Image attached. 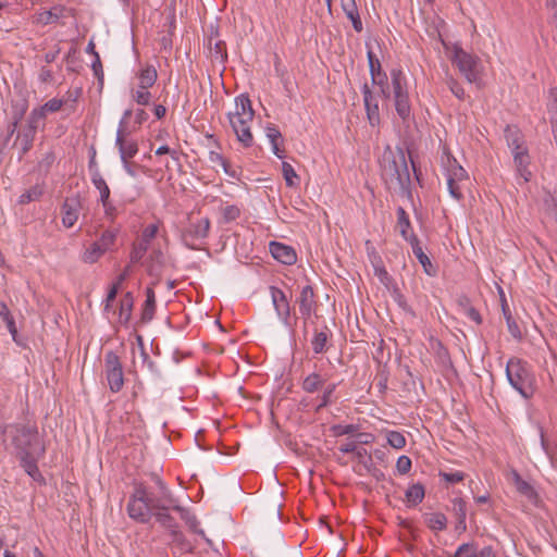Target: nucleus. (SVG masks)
Segmentation results:
<instances>
[{
    "label": "nucleus",
    "mask_w": 557,
    "mask_h": 557,
    "mask_svg": "<svg viewBox=\"0 0 557 557\" xmlns=\"http://www.w3.org/2000/svg\"><path fill=\"white\" fill-rule=\"evenodd\" d=\"M382 177L391 190H398L401 195L411 197L410 173L403 147L392 150L387 146L383 153Z\"/></svg>",
    "instance_id": "f257e3e1"
},
{
    "label": "nucleus",
    "mask_w": 557,
    "mask_h": 557,
    "mask_svg": "<svg viewBox=\"0 0 557 557\" xmlns=\"http://www.w3.org/2000/svg\"><path fill=\"white\" fill-rule=\"evenodd\" d=\"M16 456H44L46 446L36 425L16 424L10 429Z\"/></svg>",
    "instance_id": "f03ea898"
},
{
    "label": "nucleus",
    "mask_w": 557,
    "mask_h": 557,
    "mask_svg": "<svg viewBox=\"0 0 557 557\" xmlns=\"http://www.w3.org/2000/svg\"><path fill=\"white\" fill-rule=\"evenodd\" d=\"M506 376L523 398L533 396L535 379L527 361L517 357L510 358L506 364Z\"/></svg>",
    "instance_id": "7ed1b4c3"
},
{
    "label": "nucleus",
    "mask_w": 557,
    "mask_h": 557,
    "mask_svg": "<svg viewBox=\"0 0 557 557\" xmlns=\"http://www.w3.org/2000/svg\"><path fill=\"white\" fill-rule=\"evenodd\" d=\"M126 509L133 520L139 523H148L156 510H170V505L163 502L150 503L148 500L129 499Z\"/></svg>",
    "instance_id": "20e7f679"
},
{
    "label": "nucleus",
    "mask_w": 557,
    "mask_h": 557,
    "mask_svg": "<svg viewBox=\"0 0 557 557\" xmlns=\"http://www.w3.org/2000/svg\"><path fill=\"white\" fill-rule=\"evenodd\" d=\"M453 62L470 83L479 79L481 60L476 55L466 52L463 49L456 47L454 51Z\"/></svg>",
    "instance_id": "39448f33"
},
{
    "label": "nucleus",
    "mask_w": 557,
    "mask_h": 557,
    "mask_svg": "<svg viewBox=\"0 0 557 557\" xmlns=\"http://www.w3.org/2000/svg\"><path fill=\"white\" fill-rule=\"evenodd\" d=\"M104 371L110 391L120 392L124 385L123 366L119 356L112 350L104 356Z\"/></svg>",
    "instance_id": "423d86ee"
},
{
    "label": "nucleus",
    "mask_w": 557,
    "mask_h": 557,
    "mask_svg": "<svg viewBox=\"0 0 557 557\" xmlns=\"http://www.w3.org/2000/svg\"><path fill=\"white\" fill-rule=\"evenodd\" d=\"M41 121V112L38 111L29 113L26 120V124L22 127L21 132L17 135V139L21 140L20 159L32 149L37 129Z\"/></svg>",
    "instance_id": "0eeeda50"
},
{
    "label": "nucleus",
    "mask_w": 557,
    "mask_h": 557,
    "mask_svg": "<svg viewBox=\"0 0 557 557\" xmlns=\"http://www.w3.org/2000/svg\"><path fill=\"white\" fill-rule=\"evenodd\" d=\"M270 290L277 315L285 325L290 326V306L285 293L275 286H271Z\"/></svg>",
    "instance_id": "6e6552de"
},
{
    "label": "nucleus",
    "mask_w": 557,
    "mask_h": 557,
    "mask_svg": "<svg viewBox=\"0 0 557 557\" xmlns=\"http://www.w3.org/2000/svg\"><path fill=\"white\" fill-rule=\"evenodd\" d=\"M363 102L368 122L371 126H377L381 122L379 103L368 84L362 86Z\"/></svg>",
    "instance_id": "1a4fd4ad"
},
{
    "label": "nucleus",
    "mask_w": 557,
    "mask_h": 557,
    "mask_svg": "<svg viewBox=\"0 0 557 557\" xmlns=\"http://www.w3.org/2000/svg\"><path fill=\"white\" fill-rule=\"evenodd\" d=\"M82 208L81 200L78 196L67 197L61 208L62 215V224L70 228L72 227L78 219V213Z\"/></svg>",
    "instance_id": "9d476101"
},
{
    "label": "nucleus",
    "mask_w": 557,
    "mask_h": 557,
    "mask_svg": "<svg viewBox=\"0 0 557 557\" xmlns=\"http://www.w3.org/2000/svg\"><path fill=\"white\" fill-rule=\"evenodd\" d=\"M314 290L311 285H306L302 287L299 297L297 298V304L299 306V312L301 317L308 320L317 309V301L314 299Z\"/></svg>",
    "instance_id": "9b49d317"
},
{
    "label": "nucleus",
    "mask_w": 557,
    "mask_h": 557,
    "mask_svg": "<svg viewBox=\"0 0 557 557\" xmlns=\"http://www.w3.org/2000/svg\"><path fill=\"white\" fill-rule=\"evenodd\" d=\"M270 252L278 262L292 265L297 261V255L292 246L278 242L270 243Z\"/></svg>",
    "instance_id": "f8f14e48"
},
{
    "label": "nucleus",
    "mask_w": 557,
    "mask_h": 557,
    "mask_svg": "<svg viewBox=\"0 0 557 557\" xmlns=\"http://www.w3.org/2000/svg\"><path fill=\"white\" fill-rule=\"evenodd\" d=\"M448 510L453 513L456 519L455 532L462 534L467 531V503L461 497L451 499V507Z\"/></svg>",
    "instance_id": "ddd939ff"
},
{
    "label": "nucleus",
    "mask_w": 557,
    "mask_h": 557,
    "mask_svg": "<svg viewBox=\"0 0 557 557\" xmlns=\"http://www.w3.org/2000/svg\"><path fill=\"white\" fill-rule=\"evenodd\" d=\"M408 242L411 245L413 255L417 257L420 264L422 265L424 273L429 276H436L437 268L435 265H433L430 258L422 250L420 240L417 237V235L411 233L410 240H408Z\"/></svg>",
    "instance_id": "4468645a"
},
{
    "label": "nucleus",
    "mask_w": 557,
    "mask_h": 557,
    "mask_svg": "<svg viewBox=\"0 0 557 557\" xmlns=\"http://www.w3.org/2000/svg\"><path fill=\"white\" fill-rule=\"evenodd\" d=\"M250 122L252 120H238L231 119L230 123L232 125L233 131L236 134L238 141H240L244 147H251L253 144V136L250 131Z\"/></svg>",
    "instance_id": "2eb2a0df"
},
{
    "label": "nucleus",
    "mask_w": 557,
    "mask_h": 557,
    "mask_svg": "<svg viewBox=\"0 0 557 557\" xmlns=\"http://www.w3.org/2000/svg\"><path fill=\"white\" fill-rule=\"evenodd\" d=\"M210 230V220L208 218H203L198 222H190L188 227H186L183 232L184 239L187 240H198L206 238L209 234Z\"/></svg>",
    "instance_id": "dca6fc26"
},
{
    "label": "nucleus",
    "mask_w": 557,
    "mask_h": 557,
    "mask_svg": "<svg viewBox=\"0 0 557 557\" xmlns=\"http://www.w3.org/2000/svg\"><path fill=\"white\" fill-rule=\"evenodd\" d=\"M127 132L123 129H117L115 145L119 148L120 157L122 161H128V159L133 158L137 151L138 146L135 140H126Z\"/></svg>",
    "instance_id": "f3484780"
},
{
    "label": "nucleus",
    "mask_w": 557,
    "mask_h": 557,
    "mask_svg": "<svg viewBox=\"0 0 557 557\" xmlns=\"http://www.w3.org/2000/svg\"><path fill=\"white\" fill-rule=\"evenodd\" d=\"M512 482L516 486L518 493L522 496L527 497L532 504L537 505L540 502V497L535 488L524 481L517 470L511 471Z\"/></svg>",
    "instance_id": "a211bd4d"
},
{
    "label": "nucleus",
    "mask_w": 557,
    "mask_h": 557,
    "mask_svg": "<svg viewBox=\"0 0 557 557\" xmlns=\"http://www.w3.org/2000/svg\"><path fill=\"white\" fill-rule=\"evenodd\" d=\"M236 111L234 113L228 114V120L238 119V120H252L255 115V111L251 106V101L247 95H240L236 98L235 101Z\"/></svg>",
    "instance_id": "6ab92c4d"
},
{
    "label": "nucleus",
    "mask_w": 557,
    "mask_h": 557,
    "mask_svg": "<svg viewBox=\"0 0 557 557\" xmlns=\"http://www.w3.org/2000/svg\"><path fill=\"white\" fill-rule=\"evenodd\" d=\"M341 7L346 14V17L351 22L352 28L357 33H361L363 30V25L356 0H341Z\"/></svg>",
    "instance_id": "aec40b11"
},
{
    "label": "nucleus",
    "mask_w": 557,
    "mask_h": 557,
    "mask_svg": "<svg viewBox=\"0 0 557 557\" xmlns=\"http://www.w3.org/2000/svg\"><path fill=\"white\" fill-rule=\"evenodd\" d=\"M20 460L21 467L25 472L34 480L39 483H45V479L40 473L37 462L42 456H16Z\"/></svg>",
    "instance_id": "412c9836"
},
{
    "label": "nucleus",
    "mask_w": 557,
    "mask_h": 557,
    "mask_svg": "<svg viewBox=\"0 0 557 557\" xmlns=\"http://www.w3.org/2000/svg\"><path fill=\"white\" fill-rule=\"evenodd\" d=\"M170 509L180 513L181 519L185 521L191 532L201 535L209 544L211 541L206 537L203 530L198 529V520L195 515L190 513V511L178 504L174 503L170 505Z\"/></svg>",
    "instance_id": "4be33fe9"
},
{
    "label": "nucleus",
    "mask_w": 557,
    "mask_h": 557,
    "mask_svg": "<svg viewBox=\"0 0 557 557\" xmlns=\"http://www.w3.org/2000/svg\"><path fill=\"white\" fill-rule=\"evenodd\" d=\"M504 136L506 138L508 147L511 148L512 152L527 148L523 135L518 126L506 125L504 129Z\"/></svg>",
    "instance_id": "5701e85b"
},
{
    "label": "nucleus",
    "mask_w": 557,
    "mask_h": 557,
    "mask_svg": "<svg viewBox=\"0 0 557 557\" xmlns=\"http://www.w3.org/2000/svg\"><path fill=\"white\" fill-rule=\"evenodd\" d=\"M163 268V253L160 249H154L151 251L148 260H147V273L150 276L156 277V281L152 285L158 284L161 278Z\"/></svg>",
    "instance_id": "b1692460"
},
{
    "label": "nucleus",
    "mask_w": 557,
    "mask_h": 557,
    "mask_svg": "<svg viewBox=\"0 0 557 557\" xmlns=\"http://www.w3.org/2000/svg\"><path fill=\"white\" fill-rule=\"evenodd\" d=\"M513 161L517 168L518 173L525 182L530 181L532 173L529 171L530 164V156L528 152V148L522 150L513 151Z\"/></svg>",
    "instance_id": "393cba45"
},
{
    "label": "nucleus",
    "mask_w": 557,
    "mask_h": 557,
    "mask_svg": "<svg viewBox=\"0 0 557 557\" xmlns=\"http://www.w3.org/2000/svg\"><path fill=\"white\" fill-rule=\"evenodd\" d=\"M156 312V295L151 286L146 288V300L143 307L140 322L148 323L153 319Z\"/></svg>",
    "instance_id": "a878e982"
},
{
    "label": "nucleus",
    "mask_w": 557,
    "mask_h": 557,
    "mask_svg": "<svg viewBox=\"0 0 557 557\" xmlns=\"http://www.w3.org/2000/svg\"><path fill=\"white\" fill-rule=\"evenodd\" d=\"M457 305L460 308V311L469 319L474 321L476 324L482 323V317L480 312L471 305V300L467 295L458 296Z\"/></svg>",
    "instance_id": "bb28decb"
},
{
    "label": "nucleus",
    "mask_w": 557,
    "mask_h": 557,
    "mask_svg": "<svg viewBox=\"0 0 557 557\" xmlns=\"http://www.w3.org/2000/svg\"><path fill=\"white\" fill-rule=\"evenodd\" d=\"M425 496L424 485L420 482L410 485L406 493L405 497L408 504V507H414L423 502Z\"/></svg>",
    "instance_id": "cd10ccee"
},
{
    "label": "nucleus",
    "mask_w": 557,
    "mask_h": 557,
    "mask_svg": "<svg viewBox=\"0 0 557 557\" xmlns=\"http://www.w3.org/2000/svg\"><path fill=\"white\" fill-rule=\"evenodd\" d=\"M28 110V101L24 97L11 100L10 121L21 123Z\"/></svg>",
    "instance_id": "c85d7f7f"
},
{
    "label": "nucleus",
    "mask_w": 557,
    "mask_h": 557,
    "mask_svg": "<svg viewBox=\"0 0 557 557\" xmlns=\"http://www.w3.org/2000/svg\"><path fill=\"white\" fill-rule=\"evenodd\" d=\"M46 191V185L44 182L37 183L30 188L26 189L18 198L20 205H27L33 201H38Z\"/></svg>",
    "instance_id": "c756f323"
},
{
    "label": "nucleus",
    "mask_w": 557,
    "mask_h": 557,
    "mask_svg": "<svg viewBox=\"0 0 557 557\" xmlns=\"http://www.w3.org/2000/svg\"><path fill=\"white\" fill-rule=\"evenodd\" d=\"M394 104L397 115L407 121L411 115V106L408 92L394 96Z\"/></svg>",
    "instance_id": "7c9ffc66"
},
{
    "label": "nucleus",
    "mask_w": 557,
    "mask_h": 557,
    "mask_svg": "<svg viewBox=\"0 0 557 557\" xmlns=\"http://www.w3.org/2000/svg\"><path fill=\"white\" fill-rule=\"evenodd\" d=\"M66 12H71V10L64 7H53L49 11H44L38 15V22L48 25L52 23H57L61 17L65 16Z\"/></svg>",
    "instance_id": "2f4dec72"
},
{
    "label": "nucleus",
    "mask_w": 557,
    "mask_h": 557,
    "mask_svg": "<svg viewBox=\"0 0 557 557\" xmlns=\"http://www.w3.org/2000/svg\"><path fill=\"white\" fill-rule=\"evenodd\" d=\"M426 527L432 531H443L447 528V517L443 512L424 513Z\"/></svg>",
    "instance_id": "473e14b6"
},
{
    "label": "nucleus",
    "mask_w": 557,
    "mask_h": 557,
    "mask_svg": "<svg viewBox=\"0 0 557 557\" xmlns=\"http://www.w3.org/2000/svg\"><path fill=\"white\" fill-rule=\"evenodd\" d=\"M391 79L394 96L408 92L407 81L400 69H393L391 71Z\"/></svg>",
    "instance_id": "72a5a7b5"
},
{
    "label": "nucleus",
    "mask_w": 557,
    "mask_h": 557,
    "mask_svg": "<svg viewBox=\"0 0 557 557\" xmlns=\"http://www.w3.org/2000/svg\"><path fill=\"white\" fill-rule=\"evenodd\" d=\"M133 307H134L133 294L131 292H127L121 300V306H120L121 323H123V324L128 323V321L132 318Z\"/></svg>",
    "instance_id": "f704fd0d"
},
{
    "label": "nucleus",
    "mask_w": 557,
    "mask_h": 557,
    "mask_svg": "<svg viewBox=\"0 0 557 557\" xmlns=\"http://www.w3.org/2000/svg\"><path fill=\"white\" fill-rule=\"evenodd\" d=\"M158 78V73L154 66L148 65L139 73V88L148 89L152 87Z\"/></svg>",
    "instance_id": "c9c22d12"
},
{
    "label": "nucleus",
    "mask_w": 557,
    "mask_h": 557,
    "mask_svg": "<svg viewBox=\"0 0 557 557\" xmlns=\"http://www.w3.org/2000/svg\"><path fill=\"white\" fill-rule=\"evenodd\" d=\"M397 226L401 237L407 242L410 240L409 230L411 228V223L408 213L403 207L397 208Z\"/></svg>",
    "instance_id": "e433bc0d"
},
{
    "label": "nucleus",
    "mask_w": 557,
    "mask_h": 557,
    "mask_svg": "<svg viewBox=\"0 0 557 557\" xmlns=\"http://www.w3.org/2000/svg\"><path fill=\"white\" fill-rule=\"evenodd\" d=\"M91 182L100 193V201L106 202L108 198H110V188L107 185L103 177L101 176L98 169H95V171L92 172Z\"/></svg>",
    "instance_id": "4c0bfd02"
},
{
    "label": "nucleus",
    "mask_w": 557,
    "mask_h": 557,
    "mask_svg": "<svg viewBox=\"0 0 557 557\" xmlns=\"http://www.w3.org/2000/svg\"><path fill=\"white\" fill-rule=\"evenodd\" d=\"M151 478L159 488L160 496L157 497L159 499H162V502L165 503L166 505H172L176 503V499L173 497L171 491L168 488L165 483L160 479V476L153 473Z\"/></svg>",
    "instance_id": "58836bf2"
},
{
    "label": "nucleus",
    "mask_w": 557,
    "mask_h": 557,
    "mask_svg": "<svg viewBox=\"0 0 557 557\" xmlns=\"http://www.w3.org/2000/svg\"><path fill=\"white\" fill-rule=\"evenodd\" d=\"M0 318L5 323L7 329L11 333L13 339H15L16 334H17L15 321H14V318L11 314L8 306L3 301H0Z\"/></svg>",
    "instance_id": "ea45409f"
},
{
    "label": "nucleus",
    "mask_w": 557,
    "mask_h": 557,
    "mask_svg": "<svg viewBox=\"0 0 557 557\" xmlns=\"http://www.w3.org/2000/svg\"><path fill=\"white\" fill-rule=\"evenodd\" d=\"M324 384V380L318 373H311L305 377L302 382V389L307 393H314L320 389Z\"/></svg>",
    "instance_id": "a19ab883"
},
{
    "label": "nucleus",
    "mask_w": 557,
    "mask_h": 557,
    "mask_svg": "<svg viewBox=\"0 0 557 557\" xmlns=\"http://www.w3.org/2000/svg\"><path fill=\"white\" fill-rule=\"evenodd\" d=\"M329 334L326 331L315 332L311 345L314 354H323L327 349Z\"/></svg>",
    "instance_id": "79ce46f5"
},
{
    "label": "nucleus",
    "mask_w": 557,
    "mask_h": 557,
    "mask_svg": "<svg viewBox=\"0 0 557 557\" xmlns=\"http://www.w3.org/2000/svg\"><path fill=\"white\" fill-rule=\"evenodd\" d=\"M169 510H156L153 517H156V520L165 529L170 531V533L178 528L177 522L175 521L174 517H172L169 512Z\"/></svg>",
    "instance_id": "37998d69"
},
{
    "label": "nucleus",
    "mask_w": 557,
    "mask_h": 557,
    "mask_svg": "<svg viewBox=\"0 0 557 557\" xmlns=\"http://www.w3.org/2000/svg\"><path fill=\"white\" fill-rule=\"evenodd\" d=\"M129 499H140L148 502H162L152 493H149L144 483H135L134 493L131 495Z\"/></svg>",
    "instance_id": "c03bdc74"
},
{
    "label": "nucleus",
    "mask_w": 557,
    "mask_h": 557,
    "mask_svg": "<svg viewBox=\"0 0 557 557\" xmlns=\"http://www.w3.org/2000/svg\"><path fill=\"white\" fill-rule=\"evenodd\" d=\"M82 96V88L70 89L63 98L62 101H65L63 107L65 110L70 112H74L76 110V103L78 98Z\"/></svg>",
    "instance_id": "a18cd8bd"
},
{
    "label": "nucleus",
    "mask_w": 557,
    "mask_h": 557,
    "mask_svg": "<svg viewBox=\"0 0 557 557\" xmlns=\"http://www.w3.org/2000/svg\"><path fill=\"white\" fill-rule=\"evenodd\" d=\"M99 242H94L90 247L85 251L83 260L87 263H95L104 253Z\"/></svg>",
    "instance_id": "49530a36"
},
{
    "label": "nucleus",
    "mask_w": 557,
    "mask_h": 557,
    "mask_svg": "<svg viewBox=\"0 0 557 557\" xmlns=\"http://www.w3.org/2000/svg\"><path fill=\"white\" fill-rule=\"evenodd\" d=\"M64 102L65 101H62L61 99L52 98V99L48 100L44 106L32 110V112H38V111L41 112L42 121H44L46 119L47 112L59 111L63 107Z\"/></svg>",
    "instance_id": "de8ad7c7"
},
{
    "label": "nucleus",
    "mask_w": 557,
    "mask_h": 557,
    "mask_svg": "<svg viewBox=\"0 0 557 557\" xmlns=\"http://www.w3.org/2000/svg\"><path fill=\"white\" fill-rule=\"evenodd\" d=\"M148 247H149L148 245H146L145 243H143L140 240L137 243H134L133 247H132L131 255H129L131 263L139 262L146 255Z\"/></svg>",
    "instance_id": "09e8293b"
},
{
    "label": "nucleus",
    "mask_w": 557,
    "mask_h": 557,
    "mask_svg": "<svg viewBox=\"0 0 557 557\" xmlns=\"http://www.w3.org/2000/svg\"><path fill=\"white\" fill-rule=\"evenodd\" d=\"M208 45L214 59H220L222 62L226 61V44L223 40H218L212 48V38H210Z\"/></svg>",
    "instance_id": "8fccbe9b"
},
{
    "label": "nucleus",
    "mask_w": 557,
    "mask_h": 557,
    "mask_svg": "<svg viewBox=\"0 0 557 557\" xmlns=\"http://www.w3.org/2000/svg\"><path fill=\"white\" fill-rule=\"evenodd\" d=\"M387 443L396 449H401L406 445V437L398 431L387 432Z\"/></svg>",
    "instance_id": "3c124183"
},
{
    "label": "nucleus",
    "mask_w": 557,
    "mask_h": 557,
    "mask_svg": "<svg viewBox=\"0 0 557 557\" xmlns=\"http://www.w3.org/2000/svg\"><path fill=\"white\" fill-rule=\"evenodd\" d=\"M478 548L474 543H463L455 552L453 557H476Z\"/></svg>",
    "instance_id": "603ef678"
},
{
    "label": "nucleus",
    "mask_w": 557,
    "mask_h": 557,
    "mask_svg": "<svg viewBox=\"0 0 557 557\" xmlns=\"http://www.w3.org/2000/svg\"><path fill=\"white\" fill-rule=\"evenodd\" d=\"M282 173L286 182V185L288 187H294L296 185L295 178H298V175L294 168L292 166V164L284 161L282 163Z\"/></svg>",
    "instance_id": "864d4df0"
},
{
    "label": "nucleus",
    "mask_w": 557,
    "mask_h": 557,
    "mask_svg": "<svg viewBox=\"0 0 557 557\" xmlns=\"http://www.w3.org/2000/svg\"><path fill=\"white\" fill-rule=\"evenodd\" d=\"M359 429V425L357 424H334L331 426V432L334 436H342V435H351L355 434Z\"/></svg>",
    "instance_id": "5fc2aeb1"
},
{
    "label": "nucleus",
    "mask_w": 557,
    "mask_h": 557,
    "mask_svg": "<svg viewBox=\"0 0 557 557\" xmlns=\"http://www.w3.org/2000/svg\"><path fill=\"white\" fill-rule=\"evenodd\" d=\"M367 57L371 79L372 82H375V74L377 73L380 75V72L382 71L381 63L371 50L368 51Z\"/></svg>",
    "instance_id": "6e6d98bb"
},
{
    "label": "nucleus",
    "mask_w": 557,
    "mask_h": 557,
    "mask_svg": "<svg viewBox=\"0 0 557 557\" xmlns=\"http://www.w3.org/2000/svg\"><path fill=\"white\" fill-rule=\"evenodd\" d=\"M115 237H116V231H112V230L104 231L98 240L100 243L102 250L107 251L113 245Z\"/></svg>",
    "instance_id": "4d7b16f0"
},
{
    "label": "nucleus",
    "mask_w": 557,
    "mask_h": 557,
    "mask_svg": "<svg viewBox=\"0 0 557 557\" xmlns=\"http://www.w3.org/2000/svg\"><path fill=\"white\" fill-rule=\"evenodd\" d=\"M240 215V209L235 205L226 206L223 209V221L225 223H230L232 221H235Z\"/></svg>",
    "instance_id": "13d9d810"
},
{
    "label": "nucleus",
    "mask_w": 557,
    "mask_h": 557,
    "mask_svg": "<svg viewBox=\"0 0 557 557\" xmlns=\"http://www.w3.org/2000/svg\"><path fill=\"white\" fill-rule=\"evenodd\" d=\"M438 475L444 480L446 481L447 483H451V484H455V483H459L461 481L465 480V476L466 474L461 471H456V472H445V471H440Z\"/></svg>",
    "instance_id": "bf43d9fd"
},
{
    "label": "nucleus",
    "mask_w": 557,
    "mask_h": 557,
    "mask_svg": "<svg viewBox=\"0 0 557 557\" xmlns=\"http://www.w3.org/2000/svg\"><path fill=\"white\" fill-rule=\"evenodd\" d=\"M355 457L360 463H363L364 467L369 470V467L373 465L372 462V456L368 454L367 449L356 447V450L354 451Z\"/></svg>",
    "instance_id": "052dcab7"
},
{
    "label": "nucleus",
    "mask_w": 557,
    "mask_h": 557,
    "mask_svg": "<svg viewBox=\"0 0 557 557\" xmlns=\"http://www.w3.org/2000/svg\"><path fill=\"white\" fill-rule=\"evenodd\" d=\"M411 467L412 462L408 456L403 455L398 457L396 462V469L399 474H407L411 470Z\"/></svg>",
    "instance_id": "680f3d73"
},
{
    "label": "nucleus",
    "mask_w": 557,
    "mask_h": 557,
    "mask_svg": "<svg viewBox=\"0 0 557 557\" xmlns=\"http://www.w3.org/2000/svg\"><path fill=\"white\" fill-rule=\"evenodd\" d=\"M376 387L381 394H384L387 389L388 372L386 369H381L376 376Z\"/></svg>",
    "instance_id": "e2e57ef3"
},
{
    "label": "nucleus",
    "mask_w": 557,
    "mask_h": 557,
    "mask_svg": "<svg viewBox=\"0 0 557 557\" xmlns=\"http://www.w3.org/2000/svg\"><path fill=\"white\" fill-rule=\"evenodd\" d=\"M336 388L335 384H330L324 389L323 395L321 397V403L317 406L315 411L319 412L322 408L326 407L331 403V396Z\"/></svg>",
    "instance_id": "0e129e2a"
},
{
    "label": "nucleus",
    "mask_w": 557,
    "mask_h": 557,
    "mask_svg": "<svg viewBox=\"0 0 557 557\" xmlns=\"http://www.w3.org/2000/svg\"><path fill=\"white\" fill-rule=\"evenodd\" d=\"M157 233L158 226L156 224H149L144 228L140 242L149 246L150 242L156 237Z\"/></svg>",
    "instance_id": "69168bd1"
},
{
    "label": "nucleus",
    "mask_w": 557,
    "mask_h": 557,
    "mask_svg": "<svg viewBox=\"0 0 557 557\" xmlns=\"http://www.w3.org/2000/svg\"><path fill=\"white\" fill-rule=\"evenodd\" d=\"M506 322H507L508 332L510 333V335L516 339H521L522 334H521L520 327L511 314L507 315Z\"/></svg>",
    "instance_id": "338daca9"
},
{
    "label": "nucleus",
    "mask_w": 557,
    "mask_h": 557,
    "mask_svg": "<svg viewBox=\"0 0 557 557\" xmlns=\"http://www.w3.org/2000/svg\"><path fill=\"white\" fill-rule=\"evenodd\" d=\"M134 100L140 106H148L151 99V94L147 89H139L133 94Z\"/></svg>",
    "instance_id": "774afa93"
}]
</instances>
